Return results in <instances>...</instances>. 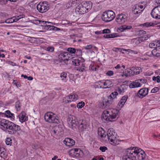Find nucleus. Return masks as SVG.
I'll return each instance as SVG.
<instances>
[{"label":"nucleus","mask_w":160,"mask_h":160,"mask_svg":"<svg viewBox=\"0 0 160 160\" xmlns=\"http://www.w3.org/2000/svg\"><path fill=\"white\" fill-rule=\"evenodd\" d=\"M137 157L138 160H143L146 157L144 152L140 148L135 147L127 149L123 160H136Z\"/></svg>","instance_id":"nucleus-1"},{"label":"nucleus","mask_w":160,"mask_h":160,"mask_svg":"<svg viewBox=\"0 0 160 160\" xmlns=\"http://www.w3.org/2000/svg\"><path fill=\"white\" fill-rule=\"evenodd\" d=\"M67 121L69 127L71 128H75L78 125L79 130L81 131H84L88 127L87 122L85 120H80L78 122H77L76 117L74 116H70L68 117Z\"/></svg>","instance_id":"nucleus-2"},{"label":"nucleus","mask_w":160,"mask_h":160,"mask_svg":"<svg viewBox=\"0 0 160 160\" xmlns=\"http://www.w3.org/2000/svg\"><path fill=\"white\" fill-rule=\"evenodd\" d=\"M118 112V110L113 108L105 110L102 114V119L107 121H114L119 117Z\"/></svg>","instance_id":"nucleus-3"},{"label":"nucleus","mask_w":160,"mask_h":160,"mask_svg":"<svg viewBox=\"0 0 160 160\" xmlns=\"http://www.w3.org/2000/svg\"><path fill=\"white\" fill-rule=\"evenodd\" d=\"M92 5L91 2H83L78 5L76 10L79 14H83L91 9Z\"/></svg>","instance_id":"nucleus-4"},{"label":"nucleus","mask_w":160,"mask_h":160,"mask_svg":"<svg viewBox=\"0 0 160 160\" xmlns=\"http://www.w3.org/2000/svg\"><path fill=\"white\" fill-rule=\"evenodd\" d=\"M115 16V14L114 12L112 10H108L103 13L101 18L103 21L108 22L114 19Z\"/></svg>","instance_id":"nucleus-5"},{"label":"nucleus","mask_w":160,"mask_h":160,"mask_svg":"<svg viewBox=\"0 0 160 160\" xmlns=\"http://www.w3.org/2000/svg\"><path fill=\"white\" fill-rule=\"evenodd\" d=\"M45 120L49 123H58L59 122L58 117L52 113L48 112L44 116Z\"/></svg>","instance_id":"nucleus-6"},{"label":"nucleus","mask_w":160,"mask_h":160,"mask_svg":"<svg viewBox=\"0 0 160 160\" xmlns=\"http://www.w3.org/2000/svg\"><path fill=\"white\" fill-rule=\"evenodd\" d=\"M20 130V128L19 126L11 122L6 132L11 134H14Z\"/></svg>","instance_id":"nucleus-7"},{"label":"nucleus","mask_w":160,"mask_h":160,"mask_svg":"<svg viewBox=\"0 0 160 160\" xmlns=\"http://www.w3.org/2000/svg\"><path fill=\"white\" fill-rule=\"evenodd\" d=\"M38 10L41 12H45L49 9L48 5L46 2H40L37 6Z\"/></svg>","instance_id":"nucleus-8"},{"label":"nucleus","mask_w":160,"mask_h":160,"mask_svg":"<svg viewBox=\"0 0 160 160\" xmlns=\"http://www.w3.org/2000/svg\"><path fill=\"white\" fill-rule=\"evenodd\" d=\"M127 18L125 14L121 13L117 16L115 20L118 24H124L127 21Z\"/></svg>","instance_id":"nucleus-9"},{"label":"nucleus","mask_w":160,"mask_h":160,"mask_svg":"<svg viewBox=\"0 0 160 160\" xmlns=\"http://www.w3.org/2000/svg\"><path fill=\"white\" fill-rule=\"evenodd\" d=\"M151 14L154 18L160 19V5L155 7L152 9Z\"/></svg>","instance_id":"nucleus-10"},{"label":"nucleus","mask_w":160,"mask_h":160,"mask_svg":"<svg viewBox=\"0 0 160 160\" xmlns=\"http://www.w3.org/2000/svg\"><path fill=\"white\" fill-rule=\"evenodd\" d=\"M143 6L141 4H136L132 7V11L134 14H138L140 13L144 9Z\"/></svg>","instance_id":"nucleus-11"},{"label":"nucleus","mask_w":160,"mask_h":160,"mask_svg":"<svg viewBox=\"0 0 160 160\" xmlns=\"http://www.w3.org/2000/svg\"><path fill=\"white\" fill-rule=\"evenodd\" d=\"M78 99V96L76 94H74L68 96L65 98V103L71 102L72 101H75Z\"/></svg>","instance_id":"nucleus-12"},{"label":"nucleus","mask_w":160,"mask_h":160,"mask_svg":"<svg viewBox=\"0 0 160 160\" xmlns=\"http://www.w3.org/2000/svg\"><path fill=\"white\" fill-rule=\"evenodd\" d=\"M148 89L147 88H143L140 89L138 92V96L140 98H142L146 96L148 93Z\"/></svg>","instance_id":"nucleus-13"},{"label":"nucleus","mask_w":160,"mask_h":160,"mask_svg":"<svg viewBox=\"0 0 160 160\" xmlns=\"http://www.w3.org/2000/svg\"><path fill=\"white\" fill-rule=\"evenodd\" d=\"M11 122L9 120L2 119L0 121V126L2 127V128H3V129H4V131L6 132Z\"/></svg>","instance_id":"nucleus-14"},{"label":"nucleus","mask_w":160,"mask_h":160,"mask_svg":"<svg viewBox=\"0 0 160 160\" xmlns=\"http://www.w3.org/2000/svg\"><path fill=\"white\" fill-rule=\"evenodd\" d=\"M70 54H69L68 52H63L60 54L58 55L59 58L62 60L65 61H68L70 57Z\"/></svg>","instance_id":"nucleus-15"},{"label":"nucleus","mask_w":160,"mask_h":160,"mask_svg":"<svg viewBox=\"0 0 160 160\" xmlns=\"http://www.w3.org/2000/svg\"><path fill=\"white\" fill-rule=\"evenodd\" d=\"M63 143L67 146L70 147L75 144V142L72 139L69 138H65Z\"/></svg>","instance_id":"nucleus-16"},{"label":"nucleus","mask_w":160,"mask_h":160,"mask_svg":"<svg viewBox=\"0 0 160 160\" xmlns=\"http://www.w3.org/2000/svg\"><path fill=\"white\" fill-rule=\"evenodd\" d=\"M63 130L61 125L56 126L53 131V135H58L60 133L62 134Z\"/></svg>","instance_id":"nucleus-17"},{"label":"nucleus","mask_w":160,"mask_h":160,"mask_svg":"<svg viewBox=\"0 0 160 160\" xmlns=\"http://www.w3.org/2000/svg\"><path fill=\"white\" fill-rule=\"evenodd\" d=\"M131 70L132 72V75H137L142 72L141 68L139 67H133L132 68Z\"/></svg>","instance_id":"nucleus-18"},{"label":"nucleus","mask_w":160,"mask_h":160,"mask_svg":"<svg viewBox=\"0 0 160 160\" xmlns=\"http://www.w3.org/2000/svg\"><path fill=\"white\" fill-rule=\"evenodd\" d=\"M18 117L20 122H25L28 120V117L26 116L25 113L24 112L20 113Z\"/></svg>","instance_id":"nucleus-19"},{"label":"nucleus","mask_w":160,"mask_h":160,"mask_svg":"<svg viewBox=\"0 0 160 160\" xmlns=\"http://www.w3.org/2000/svg\"><path fill=\"white\" fill-rule=\"evenodd\" d=\"M149 47L150 48H154L160 47V40L154 41L149 44Z\"/></svg>","instance_id":"nucleus-20"},{"label":"nucleus","mask_w":160,"mask_h":160,"mask_svg":"<svg viewBox=\"0 0 160 160\" xmlns=\"http://www.w3.org/2000/svg\"><path fill=\"white\" fill-rule=\"evenodd\" d=\"M128 98L127 96H123L118 104L119 108H122L125 104Z\"/></svg>","instance_id":"nucleus-21"},{"label":"nucleus","mask_w":160,"mask_h":160,"mask_svg":"<svg viewBox=\"0 0 160 160\" xmlns=\"http://www.w3.org/2000/svg\"><path fill=\"white\" fill-rule=\"evenodd\" d=\"M103 83L104 87V88H110L113 86L112 81L109 80H107L105 81Z\"/></svg>","instance_id":"nucleus-22"},{"label":"nucleus","mask_w":160,"mask_h":160,"mask_svg":"<svg viewBox=\"0 0 160 160\" xmlns=\"http://www.w3.org/2000/svg\"><path fill=\"white\" fill-rule=\"evenodd\" d=\"M98 134L101 138L105 137L106 136V133L105 131L102 128L98 129Z\"/></svg>","instance_id":"nucleus-23"},{"label":"nucleus","mask_w":160,"mask_h":160,"mask_svg":"<svg viewBox=\"0 0 160 160\" xmlns=\"http://www.w3.org/2000/svg\"><path fill=\"white\" fill-rule=\"evenodd\" d=\"M141 84L138 82H132L129 85V87L130 88H133L140 87Z\"/></svg>","instance_id":"nucleus-24"},{"label":"nucleus","mask_w":160,"mask_h":160,"mask_svg":"<svg viewBox=\"0 0 160 160\" xmlns=\"http://www.w3.org/2000/svg\"><path fill=\"white\" fill-rule=\"evenodd\" d=\"M131 71V69L129 68L126 69L125 71L123 72V74L121 75L123 77L125 76L126 77H127L130 75H132V72Z\"/></svg>","instance_id":"nucleus-25"},{"label":"nucleus","mask_w":160,"mask_h":160,"mask_svg":"<svg viewBox=\"0 0 160 160\" xmlns=\"http://www.w3.org/2000/svg\"><path fill=\"white\" fill-rule=\"evenodd\" d=\"M67 50L68 51V52L69 54H70V56H73L75 55L76 51L74 48H68Z\"/></svg>","instance_id":"nucleus-26"},{"label":"nucleus","mask_w":160,"mask_h":160,"mask_svg":"<svg viewBox=\"0 0 160 160\" xmlns=\"http://www.w3.org/2000/svg\"><path fill=\"white\" fill-rule=\"evenodd\" d=\"M111 144L113 145H116L119 144L121 142V140L117 138L113 139L112 141H110Z\"/></svg>","instance_id":"nucleus-27"},{"label":"nucleus","mask_w":160,"mask_h":160,"mask_svg":"<svg viewBox=\"0 0 160 160\" xmlns=\"http://www.w3.org/2000/svg\"><path fill=\"white\" fill-rule=\"evenodd\" d=\"M86 67H85L84 64L83 63H82L81 66L77 67L76 69L81 72H83L85 71V69Z\"/></svg>","instance_id":"nucleus-28"},{"label":"nucleus","mask_w":160,"mask_h":160,"mask_svg":"<svg viewBox=\"0 0 160 160\" xmlns=\"http://www.w3.org/2000/svg\"><path fill=\"white\" fill-rule=\"evenodd\" d=\"M118 95V93L117 92H114L111 94L108 98V99L113 100V99L115 98L117 95Z\"/></svg>","instance_id":"nucleus-29"},{"label":"nucleus","mask_w":160,"mask_h":160,"mask_svg":"<svg viewBox=\"0 0 160 160\" xmlns=\"http://www.w3.org/2000/svg\"><path fill=\"white\" fill-rule=\"evenodd\" d=\"M114 133H116L113 131L112 128L109 129L108 130L107 133V135L108 138L112 136L114 134Z\"/></svg>","instance_id":"nucleus-30"},{"label":"nucleus","mask_w":160,"mask_h":160,"mask_svg":"<svg viewBox=\"0 0 160 160\" xmlns=\"http://www.w3.org/2000/svg\"><path fill=\"white\" fill-rule=\"evenodd\" d=\"M48 30H53L54 31L60 30V29L54 26L50 25H48L46 26Z\"/></svg>","instance_id":"nucleus-31"},{"label":"nucleus","mask_w":160,"mask_h":160,"mask_svg":"<svg viewBox=\"0 0 160 160\" xmlns=\"http://www.w3.org/2000/svg\"><path fill=\"white\" fill-rule=\"evenodd\" d=\"M132 28V27L131 26H122L120 27V30L122 32L124 30L126 29H130Z\"/></svg>","instance_id":"nucleus-32"},{"label":"nucleus","mask_w":160,"mask_h":160,"mask_svg":"<svg viewBox=\"0 0 160 160\" xmlns=\"http://www.w3.org/2000/svg\"><path fill=\"white\" fill-rule=\"evenodd\" d=\"M157 48L154 49L152 52V53L153 56H155L156 57H158L160 56V53L158 52L159 51H158V52H157Z\"/></svg>","instance_id":"nucleus-33"},{"label":"nucleus","mask_w":160,"mask_h":160,"mask_svg":"<svg viewBox=\"0 0 160 160\" xmlns=\"http://www.w3.org/2000/svg\"><path fill=\"white\" fill-rule=\"evenodd\" d=\"M72 62L73 65L75 66H78L80 64V62L78 59H73L72 61Z\"/></svg>","instance_id":"nucleus-34"},{"label":"nucleus","mask_w":160,"mask_h":160,"mask_svg":"<svg viewBox=\"0 0 160 160\" xmlns=\"http://www.w3.org/2000/svg\"><path fill=\"white\" fill-rule=\"evenodd\" d=\"M15 18L13 17L11 18L7 19L5 21V22L7 23H11L13 22H15V20L14 19Z\"/></svg>","instance_id":"nucleus-35"},{"label":"nucleus","mask_w":160,"mask_h":160,"mask_svg":"<svg viewBox=\"0 0 160 160\" xmlns=\"http://www.w3.org/2000/svg\"><path fill=\"white\" fill-rule=\"evenodd\" d=\"M0 156L2 158L5 159L7 158L8 154L5 151H4V150H3L0 153Z\"/></svg>","instance_id":"nucleus-36"},{"label":"nucleus","mask_w":160,"mask_h":160,"mask_svg":"<svg viewBox=\"0 0 160 160\" xmlns=\"http://www.w3.org/2000/svg\"><path fill=\"white\" fill-rule=\"evenodd\" d=\"M118 92L120 94H122L124 92V89L122 86L118 87Z\"/></svg>","instance_id":"nucleus-37"},{"label":"nucleus","mask_w":160,"mask_h":160,"mask_svg":"<svg viewBox=\"0 0 160 160\" xmlns=\"http://www.w3.org/2000/svg\"><path fill=\"white\" fill-rule=\"evenodd\" d=\"M89 69L90 71H96L98 68L96 65H90L89 67Z\"/></svg>","instance_id":"nucleus-38"},{"label":"nucleus","mask_w":160,"mask_h":160,"mask_svg":"<svg viewBox=\"0 0 160 160\" xmlns=\"http://www.w3.org/2000/svg\"><path fill=\"white\" fill-rule=\"evenodd\" d=\"M104 82V81H98L96 82V83H97L98 84L97 85H95V86H98V88H104V87L103 83Z\"/></svg>","instance_id":"nucleus-39"},{"label":"nucleus","mask_w":160,"mask_h":160,"mask_svg":"<svg viewBox=\"0 0 160 160\" xmlns=\"http://www.w3.org/2000/svg\"><path fill=\"white\" fill-rule=\"evenodd\" d=\"M67 73L64 72L61 73L60 74V78L62 80H65L67 77Z\"/></svg>","instance_id":"nucleus-40"},{"label":"nucleus","mask_w":160,"mask_h":160,"mask_svg":"<svg viewBox=\"0 0 160 160\" xmlns=\"http://www.w3.org/2000/svg\"><path fill=\"white\" fill-rule=\"evenodd\" d=\"M5 114L7 117L10 118L12 117L14 115L13 113L11 112L9 110L5 112Z\"/></svg>","instance_id":"nucleus-41"},{"label":"nucleus","mask_w":160,"mask_h":160,"mask_svg":"<svg viewBox=\"0 0 160 160\" xmlns=\"http://www.w3.org/2000/svg\"><path fill=\"white\" fill-rule=\"evenodd\" d=\"M109 99L110 100H109V99L108 100H104L105 102V104L106 105V106H107V107H108L112 103V100Z\"/></svg>","instance_id":"nucleus-42"},{"label":"nucleus","mask_w":160,"mask_h":160,"mask_svg":"<svg viewBox=\"0 0 160 160\" xmlns=\"http://www.w3.org/2000/svg\"><path fill=\"white\" fill-rule=\"evenodd\" d=\"M105 104V102L104 100L100 103L99 106L100 108H104L107 107V106Z\"/></svg>","instance_id":"nucleus-43"},{"label":"nucleus","mask_w":160,"mask_h":160,"mask_svg":"<svg viewBox=\"0 0 160 160\" xmlns=\"http://www.w3.org/2000/svg\"><path fill=\"white\" fill-rule=\"evenodd\" d=\"M45 50L48 51L52 52L54 51V48L52 46H49L47 47Z\"/></svg>","instance_id":"nucleus-44"},{"label":"nucleus","mask_w":160,"mask_h":160,"mask_svg":"<svg viewBox=\"0 0 160 160\" xmlns=\"http://www.w3.org/2000/svg\"><path fill=\"white\" fill-rule=\"evenodd\" d=\"M117 137V134L116 133H114V134L113 135L108 138V140H110V141H112L113 139H115Z\"/></svg>","instance_id":"nucleus-45"},{"label":"nucleus","mask_w":160,"mask_h":160,"mask_svg":"<svg viewBox=\"0 0 160 160\" xmlns=\"http://www.w3.org/2000/svg\"><path fill=\"white\" fill-rule=\"evenodd\" d=\"M84 105L85 103L84 102H81L78 104L77 107L78 108H81L84 106Z\"/></svg>","instance_id":"nucleus-46"},{"label":"nucleus","mask_w":160,"mask_h":160,"mask_svg":"<svg viewBox=\"0 0 160 160\" xmlns=\"http://www.w3.org/2000/svg\"><path fill=\"white\" fill-rule=\"evenodd\" d=\"M24 15H20L18 16H17L15 17H13L14 18H15L14 19L15 20V22H17L19 20L20 18H22L23 17Z\"/></svg>","instance_id":"nucleus-47"},{"label":"nucleus","mask_w":160,"mask_h":160,"mask_svg":"<svg viewBox=\"0 0 160 160\" xmlns=\"http://www.w3.org/2000/svg\"><path fill=\"white\" fill-rule=\"evenodd\" d=\"M153 25V23L150 22H147L142 24V26H145L147 27L152 26Z\"/></svg>","instance_id":"nucleus-48"},{"label":"nucleus","mask_w":160,"mask_h":160,"mask_svg":"<svg viewBox=\"0 0 160 160\" xmlns=\"http://www.w3.org/2000/svg\"><path fill=\"white\" fill-rule=\"evenodd\" d=\"M21 106L20 102L17 101L16 102L15 107L17 108V110L18 111L20 110Z\"/></svg>","instance_id":"nucleus-49"},{"label":"nucleus","mask_w":160,"mask_h":160,"mask_svg":"<svg viewBox=\"0 0 160 160\" xmlns=\"http://www.w3.org/2000/svg\"><path fill=\"white\" fill-rule=\"evenodd\" d=\"M70 37H71V38H73V37H75V38H74L75 39L74 40H73V42H76L77 41V39H76V38L78 37L77 34H71L70 35Z\"/></svg>","instance_id":"nucleus-50"},{"label":"nucleus","mask_w":160,"mask_h":160,"mask_svg":"<svg viewBox=\"0 0 160 160\" xmlns=\"http://www.w3.org/2000/svg\"><path fill=\"white\" fill-rule=\"evenodd\" d=\"M99 149L102 152H104L108 149V148L105 146H101L99 148Z\"/></svg>","instance_id":"nucleus-51"},{"label":"nucleus","mask_w":160,"mask_h":160,"mask_svg":"<svg viewBox=\"0 0 160 160\" xmlns=\"http://www.w3.org/2000/svg\"><path fill=\"white\" fill-rule=\"evenodd\" d=\"M12 139L10 138H8L6 141V143L7 145H10L11 144Z\"/></svg>","instance_id":"nucleus-52"},{"label":"nucleus","mask_w":160,"mask_h":160,"mask_svg":"<svg viewBox=\"0 0 160 160\" xmlns=\"http://www.w3.org/2000/svg\"><path fill=\"white\" fill-rule=\"evenodd\" d=\"M159 90V88L158 87H155L152 89L151 91V93H155L158 92Z\"/></svg>","instance_id":"nucleus-53"},{"label":"nucleus","mask_w":160,"mask_h":160,"mask_svg":"<svg viewBox=\"0 0 160 160\" xmlns=\"http://www.w3.org/2000/svg\"><path fill=\"white\" fill-rule=\"evenodd\" d=\"M74 152V153L76 154H78L80 151V149L77 148H75L72 150Z\"/></svg>","instance_id":"nucleus-54"},{"label":"nucleus","mask_w":160,"mask_h":160,"mask_svg":"<svg viewBox=\"0 0 160 160\" xmlns=\"http://www.w3.org/2000/svg\"><path fill=\"white\" fill-rule=\"evenodd\" d=\"M111 31L109 29H105L102 30V33H109Z\"/></svg>","instance_id":"nucleus-55"},{"label":"nucleus","mask_w":160,"mask_h":160,"mask_svg":"<svg viewBox=\"0 0 160 160\" xmlns=\"http://www.w3.org/2000/svg\"><path fill=\"white\" fill-rule=\"evenodd\" d=\"M106 74L109 76H111L113 75V72L112 71H109L106 72Z\"/></svg>","instance_id":"nucleus-56"},{"label":"nucleus","mask_w":160,"mask_h":160,"mask_svg":"<svg viewBox=\"0 0 160 160\" xmlns=\"http://www.w3.org/2000/svg\"><path fill=\"white\" fill-rule=\"evenodd\" d=\"M138 81H139L142 83H145L147 82V80L145 78L140 79L138 80Z\"/></svg>","instance_id":"nucleus-57"},{"label":"nucleus","mask_w":160,"mask_h":160,"mask_svg":"<svg viewBox=\"0 0 160 160\" xmlns=\"http://www.w3.org/2000/svg\"><path fill=\"white\" fill-rule=\"evenodd\" d=\"M118 36V34L117 33H114L110 34V38H112L117 37Z\"/></svg>","instance_id":"nucleus-58"},{"label":"nucleus","mask_w":160,"mask_h":160,"mask_svg":"<svg viewBox=\"0 0 160 160\" xmlns=\"http://www.w3.org/2000/svg\"><path fill=\"white\" fill-rule=\"evenodd\" d=\"M38 22L39 23L42 24V23H43L44 25H45L47 22H48V23H50L49 22H45L43 21H42L40 20H37V23H38Z\"/></svg>","instance_id":"nucleus-59"},{"label":"nucleus","mask_w":160,"mask_h":160,"mask_svg":"<svg viewBox=\"0 0 160 160\" xmlns=\"http://www.w3.org/2000/svg\"><path fill=\"white\" fill-rule=\"evenodd\" d=\"M92 48V45L91 44H89L87 45L85 47V48L86 49H89L91 48Z\"/></svg>","instance_id":"nucleus-60"},{"label":"nucleus","mask_w":160,"mask_h":160,"mask_svg":"<svg viewBox=\"0 0 160 160\" xmlns=\"http://www.w3.org/2000/svg\"><path fill=\"white\" fill-rule=\"evenodd\" d=\"M63 24L65 25H68L69 26H71L72 25L71 23L69 22V21H64L63 22Z\"/></svg>","instance_id":"nucleus-61"},{"label":"nucleus","mask_w":160,"mask_h":160,"mask_svg":"<svg viewBox=\"0 0 160 160\" xmlns=\"http://www.w3.org/2000/svg\"><path fill=\"white\" fill-rule=\"evenodd\" d=\"M127 51H128L129 52H130V53H134V54H137V52L136 51H133V50H130V49L127 50Z\"/></svg>","instance_id":"nucleus-62"},{"label":"nucleus","mask_w":160,"mask_h":160,"mask_svg":"<svg viewBox=\"0 0 160 160\" xmlns=\"http://www.w3.org/2000/svg\"><path fill=\"white\" fill-rule=\"evenodd\" d=\"M103 37L105 38H110V34H106L103 36Z\"/></svg>","instance_id":"nucleus-63"},{"label":"nucleus","mask_w":160,"mask_h":160,"mask_svg":"<svg viewBox=\"0 0 160 160\" xmlns=\"http://www.w3.org/2000/svg\"><path fill=\"white\" fill-rule=\"evenodd\" d=\"M142 38H140L138 39L136 42L138 43H139L142 42Z\"/></svg>","instance_id":"nucleus-64"}]
</instances>
